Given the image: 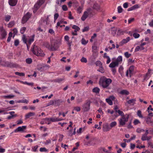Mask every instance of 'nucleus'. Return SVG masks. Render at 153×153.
<instances>
[{
    "instance_id": "obj_55",
    "label": "nucleus",
    "mask_w": 153,
    "mask_h": 153,
    "mask_svg": "<svg viewBox=\"0 0 153 153\" xmlns=\"http://www.w3.org/2000/svg\"><path fill=\"white\" fill-rule=\"evenodd\" d=\"M11 18V16L10 15H7L5 16V20L6 22L9 21Z\"/></svg>"
},
{
    "instance_id": "obj_1",
    "label": "nucleus",
    "mask_w": 153,
    "mask_h": 153,
    "mask_svg": "<svg viewBox=\"0 0 153 153\" xmlns=\"http://www.w3.org/2000/svg\"><path fill=\"white\" fill-rule=\"evenodd\" d=\"M51 45L48 43L46 42L44 45L51 51H55L57 50L61 43L60 39H51Z\"/></svg>"
},
{
    "instance_id": "obj_53",
    "label": "nucleus",
    "mask_w": 153,
    "mask_h": 153,
    "mask_svg": "<svg viewBox=\"0 0 153 153\" xmlns=\"http://www.w3.org/2000/svg\"><path fill=\"white\" fill-rule=\"evenodd\" d=\"M88 42V40H86L85 39H82L81 40L82 43L83 45H86Z\"/></svg>"
},
{
    "instance_id": "obj_24",
    "label": "nucleus",
    "mask_w": 153,
    "mask_h": 153,
    "mask_svg": "<svg viewBox=\"0 0 153 153\" xmlns=\"http://www.w3.org/2000/svg\"><path fill=\"white\" fill-rule=\"evenodd\" d=\"M99 151L100 152H103L105 153H108V151L104 147H100L99 149Z\"/></svg>"
},
{
    "instance_id": "obj_31",
    "label": "nucleus",
    "mask_w": 153,
    "mask_h": 153,
    "mask_svg": "<svg viewBox=\"0 0 153 153\" xmlns=\"http://www.w3.org/2000/svg\"><path fill=\"white\" fill-rule=\"evenodd\" d=\"M64 80V79L63 78H58L57 79H55L53 80V81L54 82H58V83H60L62 81Z\"/></svg>"
},
{
    "instance_id": "obj_34",
    "label": "nucleus",
    "mask_w": 153,
    "mask_h": 153,
    "mask_svg": "<svg viewBox=\"0 0 153 153\" xmlns=\"http://www.w3.org/2000/svg\"><path fill=\"white\" fill-rule=\"evenodd\" d=\"M137 116L140 117L142 118H143V117L141 114V111L139 110H138L137 112Z\"/></svg>"
},
{
    "instance_id": "obj_40",
    "label": "nucleus",
    "mask_w": 153,
    "mask_h": 153,
    "mask_svg": "<svg viewBox=\"0 0 153 153\" xmlns=\"http://www.w3.org/2000/svg\"><path fill=\"white\" fill-rule=\"evenodd\" d=\"M152 121L151 120L150 118L149 117H148L146 119V123L148 124H150L152 123Z\"/></svg>"
},
{
    "instance_id": "obj_39",
    "label": "nucleus",
    "mask_w": 153,
    "mask_h": 153,
    "mask_svg": "<svg viewBox=\"0 0 153 153\" xmlns=\"http://www.w3.org/2000/svg\"><path fill=\"white\" fill-rule=\"evenodd\" d=\"M106 102L110 105H112L113 104V102L109 98H107L105 100Z\"/></svg>"
},
{
    "instance_id": "obj_60",
    "label": "nucleus",
    "mask_w": 153,
    "mask_h": 153,
    "mask_svg": "<svg viewBox=\"0 0 153 153\" xmlns=\"http://www.w3.org/2000/svg\"><path fill=\"white\" fill-rule=\"evenodd\" d=\"M26 30V28L25 27H23L20 30V32L22 34L24 33L25 31Z\"/></svg>"
},
{
    "instance_id": "obj_26",
    "label": "nucleus",
    "mask_w": 153,
    "mask_h": 153,
    "mask_svg": "<svg viewBox=\"0 0 153 153\" xmlns=\"http://www.w3.org/2000/svg\"><path fill=\"white\" fill-rule=\"evenodd\" d=\"M136 101V100L135 99H131L128 101L127 102L129 104H132L133 105L135 104Z\"/></svg>"
},
{
    "instance_id": "obj_20",
    "label": "nucleus",
    "mask_w": 153,
    "mask_h": 153,
    "mask_svg": "<svg viewBox=\"0 0 153 153\" xmlns=\"http://www.w3.org/2000/svg\"><path fill=\"white\" fill-rule=\"evenodd\" d=\"M129 41V39H123L119 43L120 45L122 46L127 43Z\"/></svg>"
},
{
    "instance_id": "obj_57",
    "label": "nucleus",
    "mask_w": 153,
    "mask_h": 153,
    "mask_svg": "<svg viewBox=\"0 0 153 153\" xmlns=\"http://www.w3.org/2000/svg\"><path fill=\"white\" fill-rule=\"evenodd\" d=\"M133 36L135 38H137L140 36L139 34L136 33H134L133 34Z\"/></svg>"
},
{
    "instance_id": "obj_5",
    "label": "nucleus",
    "mask_w": 153,
    "mask_h": 153,
    "mask_svg": "<svg viewBox=\"0 0 153 153\" xmlns=\"http://www.w3.org/2000/svg\"><path fill=\"white\" fill-rule=\"evenodd\" d=\"M91 102L90 100H87L82 105V109L84 112L88 111L90 109Z\"/></svg>"
},
{
    "instance_id": "obj_48",
    "label": "nucleus",
    "mask_w": 153,
    "mask_h": 153,
    "mask_svg": "<svg viewBox=\"0 0 153 153\" xmlns=\"http://www.w3.org/2000/svg\"><path fill=\"white\" fill-rule=\"evenodd\" d=\"M133 123L135 125H137L138 124L140 123V122L138 120L135 119L134 120Z\"/></svg>"
},
{
    "instance_id": "obj_2",
    "label": "nucleus",
    "mask_w": 153,
    "mask_h": 153,
    "mask_svg": "<svg viewBox=\"0 0 153 153\" xmlns=\"http://www.w3.org/2000/svg\"><path fill=\"white\" fill-rule=\"evenodd\" d=\"M112 82L110 78H107L104 76L101 77L99 80V84L103 88H107Z\"/></svg>"
},
{
    "instance_id": "obj_35",
    "label": "nucleus",
    "mask_w": 153,
    "mask_h": 153,
    "mask_svg": "<svg viewBox=\"0 0 153 153\" xmlns=\"http://www.w3.org/2000/svg\"><path fill=\"white\" fill-rule=\"evenodd\" d=\"M1 33V36H2V38H5L6 37V36L7 35V34L5 30H4Z\"/></svg>"
},
{
    "instance_id": "obj_21",
    "label": "nucleus",
    "mask_w": 153,
    "mask_h": 153,
    "mask_svg": "<svg viewBox=\"0 0 153 153\" xmlns=\"http://www.w3.org/2000/svg\"><path fill=\"white\" fill-rule=\"evenodd\" d=\"M62 103V101L59 100H56L54 101V106H59Z\"/></svg>"
},
{
    "instance_id": "obj_56",
    "label": "nucleus",
    "mask_w": 153,
    "mask_h": 153,
    "mask_svg": "<svg viewBox=\"0 0 153 153\" xmlns=\"http://www.w3.org/2000/svg\"><path fill=\"white\" fill-rule=\"evenodd\" d=\"M124 32L122 30H119L117 32V35H123V34Z\"/></svg>"
},
{
    "instance_id": "obj_18",
    "label": "nucleus",
    "mask_w": 153,
    "mask_h": 153,
    "mask_svg": "<svg viewBox=\"0 0 153 153\" xmlns=\"http://www.w3.org/2000/svg\"><path fill=\"white\" fill-rule=\"evenodd\" d=\"M118 65V63L115 61L111 62L109 64V66L110 68H113L115 67L116 66H117Z\"/></svg>"
},
{
    "instance_id": "obj_44",
    "label": "nucleus",
    "mask_w": 153,
    "mask_h": 153,
    "mask_svg": "<svg viewBox=\"0 0 153 153\" xmlns=\"http://www.w3.org/2000/svg\"><path fill=\"white\" fill-rule=\"evenodd\" d=\"M15 112L13 111L9 112V114H10L13 117H17V115L16 114H14Z\"/></svg>"
},
{
    "instance_id": "obj_43",
    "label": "nucleus",
    "mask_w": 153,
    "mask_h": 153,
    "mask_svg": "<svg viewBox=\"0 0 153 153\" xmlns=\"http://www.w3.org/2000/svg\"><path fill=\"white\" fill-rule=\"evenodd\" d=\"M100 68H99L98 70V71H99L102 73H104V68H103L102 65V66H101L100 67H99Z\"/></svg>"
},
{
    "instance_id": "obj_38",
    "label": "nucleus",
    "mask_w": 153,
    "mask_h": 153,
    "mask_svg": "<svg viewBox=\"0 0 153 153\" xmlns=\"http://www.w3.org/2000/svg\"><path fill=\"white\" fill-rule=\"evenodd\" d=\"M15 74L16 75H18L20 76H24L25 75V74L23 73H20L18 72H16Z\"/></svg>"
},
{
    "instance_id": "obj_8",
    "label": "nucleus",
    "mask_w": 153,
    "mask_h": 153,
    "mask_svg": "<svg viewBox=\"0 0 153 153\" xmlns=\"http://www.w3.org/2000/svg\"><path fill=\"white\" fill-rule=\"evenodd\" d=\"M31 17V14L29 12H27L22 18V23L24 24Z\"/></svg>"
},
{
    "instance_id": "obj_47",
    "label": "nucleus",
    "mask_w": 153,
    "mask_h": 153,
    "mask_svg": "<svg viewBox=\"0 0 153 153\" xmlns=\"http://www.w3.org/2000/svg\"><path fill=\"white\" fill-rule=\"evenodd\" d=\"M39 151L41 152H48V150L45 148H41L39 149Z\"/></svg>"
},
{
    "instance_id": "obj_63",
    "label": "nucleus",
    "mask_w": 153,
    "mask_h": 153,
    "mask_svg": "<svg viewBox=\"0 0 153 153\" xmlns=\"http://www.w3.org/2000/svg\"><path fill=\"white\" fill-rule=\"evenodd\" d=\"M54 105V101L53 100H51L50 102L48 103V105H47L48 106L52 105Z\"/></svg>"
},
{
    "instance_id": "obj_13",
    "label": "nucleus",
    "mask_w": 153,
    "mask_h": 153,
    "mask_svg": "<svg viewBox=\"0 0 153 153\" xmlns=\"http://www.w3.org/2000/svg\"><path fill=\"white\" fill-rule=\"evenodd\" d=\"M146 44V43L144 42L141 44L140 45L137 46L135 49V52H137L139 50H142L144 49V48L143 47V46L145 45Z\"/></svg>"
},
{
    "instance_id": "obj_17",
    "label": "nucleus",
    "mask_w": 153,
    "mask_h": 153,
    "mask_svg": "<svg viewBox=\"0 0 153 153\" xmlns=\"http://www.w3.org/2000/svg\"><path fill=\"white\" fill-rule=\"evenodd\" d=\"M17 1L18 0H9L8 3L10 5L14 6L16 4Z\"/></svg>"
},
{
    "instance_id": "obj_22",
    "label": "nucleus",
    "mask_w": 153,
    "mask_h": 153,
    "mask_svg": "<svg viewBox=\"0 0 153 153\" xmlns=\"http://www.w3.org/2000/svg\"><path fill=\"white\" fill-rule=\"evenodd\" d=\"M120 93L122 95H128L129 92L126 90H123L120 92Z\"/></svg>"
},
{
    "instance_id": "obj_37",
    "label": "nucleus",
    "mask_w": 153,
    "mask_h": 153,
    "mask_svg": "<svg viewBox=\"0 0 153 153\" xmlns=\"http://www.w3.org/2000/svg\"><path fill=\"white\" fill-rule=\"evenodd\" d=\"M96 66L100 67L102 65V64L100 61H97L95 63Z\"/></svg>"
},
{
    "instance_id": "obj_50",
    "label": "nucleus",
    "mask_w": 153,
    "mask_h": 153,
    "mask_svg": "<svg viewBox=\"0 0 153 153\" xmlns=\"http://www.w3.org/2000/svg\"><path fill=\"white\" fill-rule=\"evenodd\" d=\"M81 61L82 62L86 63L87 62V60L86 58L84 57H82L80 59Z\"/></svg>"
},
{
    "instance_id": "obj_27",
    "label": "nucleus",
    "mask_w": 153,
    "mask_h": 153,
    "mask_svg": "<svg viewBox=\"0 0 153 153\" xmlns=\"http://www.w3.org/2000/svg\"><path fill=\"white\" fill-rule=\"evenodd\" d=\"M122 61V57L121 56H119L117 58L116 62L118 63L119 64V63H121Z\"/></svg>"
},
{
    "instance_id": "obj_33",
    "label": "nucleus",
    "mask_w": 153,
    "mask_h": 153,
    "mask_svg": "<svg viewBox=\"0 0 153 153\" xmlns=\"http://www.w3.org/2000/svg\"><path fill=\"white\" fill-rule=\"evenodd\" d=\"M40 6H41L37 2L34 6V9L36 11L38 9Z\"/></svg>"
},
{
    "instance_id": "obj_36",
    "label": "nucleus",
    "mask_w": 153,
    "mask_h": 153,
    "mask_svg": "<svg viewBox=\"0 0 153 153\" xmlns=\"http://www.w3.org/2000/svg\"><path fill=\"white\" fill-rule=\"evenodd\" d=\"M5 66H6L8 67H11L13 66V65L12 63L9 62H5Z\"/></svg>"
},
{
    "instance_id": "obj_10",
    "label": "nucleus",
    "mask_w": 153,
    "mask_h": 153,
    "mask_svg": "<svg viewBox=\"0 0 153 153\" xmlns=\"http://www.w3.org/2000/svg\"><path fill=\"white\" fill-rule=\"evenodd\" d=\"M23 42L27 45V48L28 46L34 41L33 39H22Z\"/></svg>"
},
{
    "instance_id": "obj_29",
    "label": "nucleus",
    "mask_w": 153,
    "mask_h": 153,
    "mask_svg": "<svg viewBox=\"0 0 153 153\" xmlns=\"http://www.w3.org/2000/svg\"><path fill=\"white\" fill-rule=\"evenodd\" d=\"M117 125V123L116 121H113L110 124V126L111 129V128L113 127H114L116 126Z\"/></svg>"
},
{
    "instance_id": "obj_61",
    "label": "nucleus",
    "mask_w": 153,
    "mask_h": 153,
    "mask_svg": "<svg viewBox=\"0 0 153 153\" xmlns=\"http://www.w3.org/2000/svg\"><path fill=\"white\" fill-rule=\"evenodd\" d=\"M74 110L78 112L80 111L81 108L79 106L75 107H74Z\"/></svg>"
},
{
    "instance_id": "obj_52",
    "label": "nucleus",
    "mask_w": 153,
    "mask_h": 153,
    "mask_svg": "<svg viewBox=\"0 0 153 153\" xmlns=\"http://www.w3.org/2000/svg\"><path fill=\"white\" fill-rule=\"evenodd\" d=\"M45 1V0H39L37 2L41 6L44 3Z\"/></svg>"
},
{
    "instance_id": "obj_49",
    "label": "nucleus",
    "mask_w": 153,
    "mask_h": 153,
    "mask_svg": "<svg viewBox=\"0 0 153 153\" xmlns=\"http://www.w3.org/2000/svg\"><path fill=\"white\" fill-rule=\"evenodd\" d=\"M26 61L27 63L30 64L32 62V60L31 58H28L26 59Z\"/></svg>"
},
{
    "instance_id": "obj_7",
    "label": "nucleus",
    "mask_w": 153,
    "mask_h": 153,
    "mask_svg": "<svg viewBox=\"0 0 153 153\" xmlns=\"http://www.w3.org/2000/svg\"><path fill=\"white\" fill-rule=\"evenodd\" d=\"M134 66H131L129 67L128 70H127L126 72V76H128V75H129V76L131 77L133 74L134 73Z\"/></svg>"
},
{
    "instance_id": "obj_6",
    "label": "nucleus",
    "mask_w": 153,
    "mask_h": 153,
    "mask_svg": "<svg viewBox=\"0 0 153 153\" xmlns=\"http://www.w3.org/2000/svg\"><path fill=\"white\" fill-rule=\"evenodd\" d=\"M91 9L90 8L88 9L87 11L84 12L81 18V19L82 21H84L88 17V15L91 14Z\"/></svg>"
},
{
    "instance_id": "obj_11",
    "label": "nucleus",
    "mask_w": 153,
    "mask_h": 153,
    "mask_svg": "<svg viewBox=\"0 0 153 153\" xmlns=\"http://www.w3.org/2000/svg\"><path fill=\"white\" fill-rule=\"evenodd\" d=\"M111 129L108 123H106L103 125L102 130L104 132H107L109 131Z\"/></svg>"
},
{
    "instance_id": "obj_59",
    "label": "nucleus",
    "mask_w": 153,
    "mask_h": 153,
    "mask_svg": "<svg viewBox=\"0 0 153 153\" xmlns=\"http://www.w3.org/2000/svg\"><path fill=\"white\" fill-rule=\"evenodd\" d=\"M117 10L118 13H121L123 11V9L120 6L118 7Z\"/></svg>"
},
{
    "instance_id": "obj_12",
    "label": "nucleus",
    "mask_w": 153,
    "mask_h": 153,
    "mask_svg": "<svg viewBox=\"0 0 153 153\" xmlns=\"http://www.w3.org/2000/svg\"><path fill=\"white\" fill-rule=\"evenodd\" d=\"M51 123L50 118H45L42 119L40 122V124L42 125L44 124H49Z\"/></svg>"
},
{
    "instance_id": "obj_32",
    "label": "nucleus",
    "mask_w": 153,
    "mask_h": 153,
    "mask_svg": "<svg viewBox=\"0 0 153 153\" xmlns=\"http://www.w3.org/2000/svg\"><path fill=\"white\" fill-rule=\"evenodd\" d=\"M116 112L118 113L119 115L121 116V117L125 115L123 111H120L119 110H116Z\"/></svg>"
},
{
    "instance_id": "obj_28",
    "label": "nucleus",
    "mask_w": 153,
    "mask_h": 153,
    "mask_svg": "<svg viewBox=\"0 0 153 153\" xmlns=\"http://www.w3.org/2000/svg\"><path fill=\"white\" fill-rule=\"evenodd\" d=\"M14 97V96L13 95H10L7 96H3L2 97L5 99H11Z\"/></svg>"
},
{
    "instance_id": "obj_30",
    "label": "nucleus",
    "mask_w": 153,
    "mask_h": 153,
    "mask_svg": "<svg viewBox=\"0 0 153 153\" xmlns=\"http://www.w3.org/2000/svg\"><path fill=\"white\" fill-rule=\"evenodd\" d=\"M15 24V22L14 21H12L10 22L7 25V27H11L13 26Z\"/></svg>"
},
{
    "instance_id": "obj_45",
    "label": "nucleus",
    "mask_w": 153,
    "mask_h": 153,
    "mask_svg": "<svg viewBox=\"0 0 153 153\" xmlns=\"http://www.w3.org/2000/svg\"><path fill=\"white\" fill-rule=\"evenodd\" d=\"M144 131V130L140 128H138L136 130V132L138 133H140Z\"/></svg>"
},
{
    "instance_id": "obj_54",
    "label": "nucleus",
    "mask_w": 153,
    "mask_h": 153,
    "mask_svg": "<svg viewBox=\"0 0 153 153\" xmlns=\"http://www.w3.org/2000/svg\"><path fill=\"white\" fill-rule=\"evenodd\" d=\"M131 55V54L129 53L128 52H126L124 53L125 56L127 58H128Z\"/></svg>"
},
{
    "instance_id": "obj_25",
    "label": "nucleus",
    "mask_w": 153,
    "mask_h": 153,
    "mask_svg": "<svg viewBox=\"0 0 153 153\" xmlns=\"http://www.w3.org/2000/svg\"><path fill=\"white\" fill-rule=\"evenodd\" d=\"M100 91V88L97 87L94 88L92 90V91L96 94L99 93Z\"/></svg>"
},
{
    "instance_id": "obj_9",
    "label": "nucleus",
    "mask_w": 153,
    "mask_h": 153,
    "mask_svg": "<svg viewBox=\"0 0 153 153\" xmlns=\"http://www.w3.org/2000/svg\"><path fill=\"white\" fill-rule=\"evenodd\" d=\"M153 73L152 70L149 69H148V72L146 73V75L144 77V80H146L151 76Z\"/></svg>"
},
{
    "instance_id": "obj_15",
    "label": "nucleus",
    "mask_w": 153,
    "mask_h": 153,
    "mask_svg": "<svg viewBox=\"0 0 153 153\" xmlns=\"http://www.w3.org/2000/svg\"><path fill=\"white\" fill-rule=\"evenodd\" d=\"M152 138V137L151 136H147L146 134H143L142 135L141 138V140L143 141L145 140H149Z\"/></svg>"
},
{
    "instance_id": "obj_62",
    "label": "nucleus",
    "mask_w": 153,
    "mask_h": 153,
    "mask_svg": "<svg viewBox=\"0 0 153 153\" xmlns=\"http://www.w3.org/2000/svg\"><path fill=\"white\" fill-rule=\"evenodd\" d=\"M89 28L87 26L85 27L82 30V32L87 31L88 30Z\"/></svg>"
},
{
    "instance_id": "obj_46",
    "label": "nucleus",
    "mask_w": 153,
    "mask_h": 153,
    "mask_svg": "<svg viewBox=\"0 0 153 153\" xmlns=\"http://www.w3.org/2000/svg\"><path fill=\"white\" fill-rule=\"evenodd\" d=\"M38 147V145H36L34 147H32V151L34 152H36Z\"/></svg>"
},
{
    "instance_id": "obj_16",
    "label": "nucleus",
    "mask_w": 153,
    "mask_h": 153,
    "mask_svg": "<svg viewBox=\"0 0 153 153\" xmlns=\"http://www.w3.org/2000/svg\"><path fill=\"white\" fill-rule=\"evenodd\" d=\"M51 122H55L57 121H59L63 120V119L62 118H60L58 117H53L50 118Z\"/></svg>"
},
{
    "instance_id": "obj_23",
    "label": "nucleus",
    "mask_w": 153,
    "mask_h": 153,
    "mask_svg": "<svg viewBox=\"0 0 153 153\" xmlns=\"http://www.w3.org/2000/svg\"><path fill=\"white\" fill-rule=\"evenodd\" d=\"M111 34L113 36L116 35L117 30L114 27H112L111 29Z\"/></svg>"
},
{
    "instance_id": "obj_14",
    "label": "nucleus",
    "mask_w": 153,
    "mask_h": 153,
    "mask_svg": "<svg viewBox=\"0 0 153 153\" xmlns=\"http://www.w3.org/2000/svg\"><path fill=\"white\" fill-rule=\"evenodd\" d=\"M26 128V126H22L19 127L17 128L14 131L15 132H17L19 131H22L25 130Z\"/></svg>"
},
{
    "instance_id": "obj_42",
    "label": "nucleus",
    "mask_w": 153,
    "mask_h": 153,
    "mask_svg": "<svg viewBox=\"0 0 153 153\" xmlns=\"http://www.w3.org/2000/svg\"><path fill=\"white\" fill-rule=\"evenodd\" d=\"M93 9L96 10H98L99 9V7L97 4H94L93 6Z\"/></svg>"
},
{
    "instance_id": "obj_41",
    "label": "nucleus",
    "mask_w": 153,
    "mask_h": 153,
    "mask_svg": "<svg viewBox=\"0 0 153 153\" xmlns=\"http://www.w3.org/2000/svg\"><path fill=\"white\" fill-rule=\"evenodd\" d=\"M73 29L79 31L80 30L79 27L77 26L74 25L72 26Z\"/></svg>"
},
{
    "instance_id": "obj_4",
    "label": "nucleus",
    "mask_w": 153,
    "mask_h": 153,
    "mask_svg": "<svg viewBox=\"0 0 153 153\" xmlns=\"http://www.w3.org/2000/svg\"><path fill=\"white\" fill-rule=\"evenodd\" d=\"M129 118V115L128 114H126L125 115L121 117L120 118L118 119L119 124L122 126L124 125L128 121Z\"/></svg>"
},
{
    "instance_id": "obj_51",
    "label": "nucleus",
    "mask_w": 153,
    "mask_h": 153,
    "mask_svg": "<svg viewBox=\"0 0 153 153\" xmlns=\"http://www.w3.org/2000/svg\"><path fill=\"white\" fill-rule=\"evenodd\" d=\"M22 83L24 84H27L29 85H33V83H29L28 82H22Z\"/></svg>"
},
{
    "instance_id": "obj_3",
    "label": "nucleus",
    "mask_w": 153,
    "mask_h": 153,
    "mask_svg": "<svg viewBox=\"0 0 153 153\" xmlns=\"http://www.w3.org/2000/svg\"><path fill=\"white\" fill-rule=\"evenodd\" d=\"M32 51L33 53L37 56H43L45 55L43 51L41 50L40 48L35 45L33 46Z\"/></svg>"
},
{
    "instance_id": "obj_64",
    "label": "nucleus",
    "mask_w": 153,
    "mask_h": 153,
    "mask_svg": "<svg viewBox=\"0 0 153 153\" xmlns=\"http://www.w3.org/2000/svg\"><path fill=\"white\" fill-rule=\"evenodd\" d=\"M13 33L14 34V36L13 37V38L14 37V36L15 35H16L17 34V33L18 30L14 28V29H13Z\"/></svg>"
},
{
    "instance_id": "obj_19",
    "label": "nucleus",
    "mask_w": 153,
    "mask_h": 153,
    "mask_svg": "<svg viewBox=\"0 0 153 153\" xmlns=\"http://www.w3.org/2000/svg\"><path fill=\"white\" fill-rule=\"evenodd\" d=\"M35 113L34 112H30L26 114L25 116V119H27L31 117L34 115Z\"/></svg>"
},
{
    "instance_id": "obj_58",
    "label": "nucleus",
    "mask_w": 153,
    "mask_h": 153,
    "mask_svg": "<svg viewBox=\"0 0 153 153\" xmlns=\"http://www.w3.org/2000/svg\"><path fill=\"white\" fill-rule=\"evenodd\" d=\"M82 10V8L81 7H79L77 9V12L79 13H81Z\"/></svg>"
}]
</instances>
